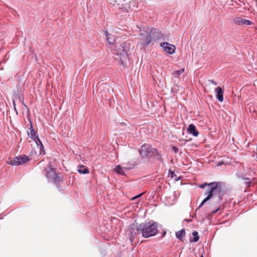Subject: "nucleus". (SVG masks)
I'll use <instances>...</instances> for the list:
<instances>
[{
    "mask_svg": "<svg viewBox=\"0 0 257 257\" xmlns=\"http://www.w3.org/2000/svg\"><path fill=\"white\" fill-rule=\"evenodd\" d=\"M129 230L131 233L130 239L132 242L135 237L140 233H142V236L145 238L155 235L158 232V225L156 222L151 220L139 224L136 228L130 227Z\"/></svg>",
    "mask_w": 257,
    "mask_h": 257,
    "instance_id": "1",
    "label": "nucleus"
},
{
    "mask_svg": "<svg viewBox=\"0 0 257 257\" xmlns=\"http://www.w3.org/2000/svg\"><path fill=\"white\" fill-rule=\"evenodd\" d=\"M209 186H211L210 190L205 192V195H207L199 205L197 209L201 208L203 205L208 200L213 199L214 200L213 203H215L218 206V208L212 213H214L219 209V205L220 201L222 199L223 193H222L221 186L220 183L218 182H213L209 183Z\"/></svg>",
    "mask_w": 257,
    "mask_h": 257,
    "instance_id": "2",
    "label": "nucleus"
},
{
    "mask_svg": "<svg viewBox=\"0 0 257 257\" xmlns=\"http://www.w3.org/2000/svg\"><path fill=\"white\" fill-rule=\"evenodd\" d=\"M130 47V44L124 42L115 44L112 49V53L119 57L121 65H123L124 62L128 59V52Z\"/></svg>",
    "mask_w": 257,
    "mask_h": 257,
    "instance_id": "3",
    "label": "nucleus"
},
{
    "mask_svg": "<svg viewBox=\"0 0 257 257\" xmlns=\"http://www.w3.org/2000/svg\"><path fill=\"white\" fill-rule=\"evenodd\" d=\"M140 42L142 45L147 46L154 39H159L162 35L157 29H152L149 32L141 31Z\"/></svg>",
    "mask_w": 257,
    "mask_h": 257,
    "instance_id": "4",
    "label": "nucleus"
},
{
    "mask_svg": "<svg viewBox=\"0 0 257 257\" xmlns=\"http://www.w3.org/2000/svg\"><path fill=\"white\" fill-rule=\"evenodd\" d=\"M156 152V149L153 148L151 146L148 144H144L139 150L140 155L143 159H149L152 157L154 153Z\"/></svg>",
    "mask_w": 257,
    "mask_h": 257,
    "instance_id": "5",
    "label": "nucleus"
},
{
    "mask_svg": "<svg viewBox=\"0 0 257 257\" xmlns=\"http://www.w3.org/2000/svg\"><path fill=\"white\" fill-rule=\"evenodd\" d=\"M46 177L49 182H53L57 184L61 181L62 179L55 172V170L51 168L46 169Z\"/></svg>",
    "mask_w": 257,
    "mask_h": 257,
    "instance_id": "6",
    "label": "nucleus"
},
{
    "mask_svg": "<svg viewBox=\"0 0 257 257\" xmlns=\"http://www.w3.org/2000/svg\"><path fill=\"white\" fill-rule=\"evenodd\" d=\"M29 161V158L26 155H21L15 157L13 160L7 162L12 166H19L25 164Z\"/></svg>",
    "mask_w": 257,
    "mask_h": 257,
    "instance_id": "7",
    "label": "nucleus"
},
{
    "mask_svg": "<svg viewBox=\"0 0 257 257\" xmlns=\"http://www.w3.org/2000/svg\"><path fill=\"white\" fill-rule=\"evenodd\" d=\"M160 46L163 49V50L168 54L172 55L175 53L176 49L175 46L168 42L161 43Z\"/></svg>",
    "mask_w": 257,
    "mask_h": 257,
    "instance_id": "8",
    "label": "nucleus"
},
{
    "mask_svg": "<svg viewBox=\"0 0 257 257\" xmlns=\"http://www.w3.org/2000/svg\"><path fill=\"white\" fill-rule=\"evenodd\" d=\"M233 22L238 25H250L252 23L248 20L240 17H236L233 19Z\"/></svg>",
    "mask_w": 257,
    "mask_h": 257,
    "instance_id": "9",
    "label": "nucleus"
},
{
    "mask_svg": "<svg viewBox=\"0 0 257 257\" xmlns=\"http://www.w3.org/2000/svg\"><path fill=\"white\" fill-rule=\"evenodd\" d=\"M238 177L244 180L243 184L247 187H249L252 183L254 184L256 183V179L254 178L251 180L249 178L245 177L243 175H238Z\"/></svg>",
    "mask_w": 257,
    "mask_h": 257,
    "instance_id": "10",
    "label": "nucleus"
},
{
    "mask_svg": "<svg viewBox=\"0 0 257 257\" xmlns=\"http://www.w3.org/2000/svg\"><path fill=\"white\" fill-rule=\"evenodd\" d=\"M187 132L188 134H191L194 137H197L199 135V132L196 130V126L193 124H190L189 125Z\"/></svg>",
    "mask_w": 257,
    "mask_h": 257,
    "instance_id": "11",
    "label": "nucleus"
},
{
    "mask_svg": "<svg viewBox=\"0 0 257 257\" xmlns=\"http://www.w3.org/2000/svg\"><path fill=\"white\" fill-rule=\"evenodd\" d=\"M215 92L216 93V98L219 101L222 102L223 100V91L221 87H217L215 89Z\"/></svg>",
    "mask_w": 257,
    "mask_h": 257,
    "instance_id": "12",
    "label": "nucleus"
},
{
    "mask_svg": "<svg viewBox=\"0 0 257 257\" xmlns=\"http://www.w3.org/2000/svg\"><path fill=\"white\" fill-rule=\"evenodd\" d=\"M36 144H37V146L38 148L40 149V154H45V150H44V147L40 140L39 137L36 138L35 140H34Z\"/></svg>",
    "mask_w": 257,
    "mask_h": 257,
    "instance_id": "13",
    "label": "nucleus"
},
{
    "mask_svg": "<svg viewBox=\"0 0 257 257\" xmlns=\"http://www.w3.org/2000/svg\"><path fill=\"white\" fill-rule=\"evenodd\" d=\"M104 34L106 37L107 41L109 44H113L114 42L115 39L113 36L109 34L107 31L104 32Z\"/></svg>",
    "mask_w": 257,
    "mask_h": 257,
    "instance_id": "14",
    "label": "nucleus"
},
{
    "mask_svg": "<svg viewBox=\"0 0 257 257\" xmlns=\"http://www.w3.org/2000/svg\"><path fill=\"white\" fill-rule=\"evenodd\" d=\"M126 170H127L126 168H125V167L123 168L120 166H117L115 168V171L116 172V173L118 174H119V175H125V171Z\"/></svg>",
    "mask_w": 257,
    "mask_h": 257,
    "instance_id": "15",
    "label": "nucleus"
},
{
    "mask_svg": "<svg viewBox=\"0 0 257 257\" xmlns=\"http://www.w3.org/2000/svg\"><path fill=\"white\" fill-rule=\"evenodd\" d=\"M78 172L80 174H85L89 173V170L85 166H80L78 169Z\"/></svg>",
    "mask_w": 257,
    "mask_h": 257,
    "instance_id": "16",
    "label": "nucleus"
},
{
    "mask_svg": "<svg viewBox=\"0 0 257 257\" xmlns=\"http://www.w3.org/2000/svg\"><path fill=\"white\" fill-rule=\"evenodd\" d=\"M185 234V231L184 229H182L176 233V236L177 238L182 239L183 236H184Z\"/></svg>",
    "mask_w": 257,
    "mask_h": 257,
    "instance_id": "17",
    "label": "nucleus"
},
{
    "mask_svg": "<svg viewBox=\"0 0 257 257\" xmlns=\"http://www.w3.org/2000/svg\"><path fill=\"white\" fill-rule=\"evenodd\" d=\"M28 136L33 140H35V139L38 137V135H37V132L35 131H32V132H27Z\"/></svg>",
    "mask_w": 257,
    "mask_h": 257,
    "instance_id": "18",
    "label": "nucleus"
},
{
    "mask_svg": "<svg viewBox=\"0 0 257 257\" xmlns=\"http://www.w3.org/2000/svg\"><path fill=\"white\" fill-rule=\"evenodd\" d=\"M184 69L182 68L180 70L174 71L173 73V75L175 77H178V76H180L181 74H182L184 72Z\"/></svg>",
    "mask_w": 257,
    "mask_h": 257,
    "instance_id": "19",
    "label": "nucleus"
},
{
    "mask_svg": "<svg viewBox=\"0 0 257 257\" xmlns=\"http://www.w3.org/2000/svg\"><path fill=\"white\" fill-rule=\"evenodd\" d=\"M192 234L194 236L193 238L191 240L192 242H196L198 241L199 240V237L198 236V233L196 231H194L193 232Z\"/></svg>",
    "mask_w": 257,
    "mask_h": 257,
    "instance_id": "20",
    "label": "nucleus"
},
{
    "mask_svg": "<svg viewBox=\"0 0 257 257\" xmlns=\"http://www.w3.org/2000/svg\"><path fill=\"white\" fill-rule=\"evenodd\" d=\"M152 157H154L157 160H160L161 159V156L157 149L156 152L154 153V154Z\"/></svg>",
    "mask_w": 257,
    "mask_h": 257,
    "instance_id": "21",
    "label": "nucleus"
},
{
    "mask_svg": "<svg viewBox=\"0 0 257 257\" xmlns=\"http://www.w3.org/2000/svg\"><path fill=\"white\" fill-rule=\"evenodd\" d=\"M209 183H204L203 184H201L199 186V187L201 188H204L206 186H208V190H210V188H211V186H209Z\"/></svg>",
    "mask_w": 257,
    "mask_h": 257,
    "instance_id": "22",
    "label": "nucleus"
},
{
    "mask_svg": "<svg viewBox=\"0 0 257 257\" xmlns=\"http://www.w3.org/2000/svg\"><path fill=\"white\" fill-rule=\"evenodd\" d=\"M169 175L171 178H173L176 176V174H175L174 172L171 170H169Z\"/></svg>",
    "mask_w": 257,
    "mask_h": 257,
    "instance_id": "23",
    "label": "nucleus"
},
{
    "mask_svg": "<svg viewBox=\"0 0 257 257\" xmlns=\"http://www.w3.org/2000/svg\"><path fill=\"white\" fill-rule=\"evenodd\" d=\"M172 149L173 151L176 154H177L179 151L178 148L175 146L172 147Z\"/></svg>",
    "mask_w": 257,
    "mask_h": 257,
    "instance_id": "24",
    "label": "nucleus"
},
{
    "mask_svg": "<svg viewBox=\"0 0 257 257\" xmlns=\"http://www.w3.org/2000/svg\"><path fill=\"white\" fill-rule=\"evenodd\" d=\"M208 81L209 82L212 83L214 85H217V83L216 81H214L213 80H208Z\"/></svg>",
    "mask_w": 257,
    "mask_h": 257,
    "instance_id": "25",
    "label": "nucleus"
},
{
    "mask_svg": "<svg viewBox=\"0 0 257 257\" xmlns=\"http://www.w3.org/2000/svg\"><path fill=\"white\" fill-rule=\"evenodd\" d=\"M143 193H141L138 195H136V196L134 197L133 198H132V200H135V199L136 198H138L140 197H141Z\"/></svg>",
    "mask_w": 257,
    "mask_h": 257,
    "instance_id": "26",
    "label": "nucleus"
},
{
    "mask_svg": "<svg viewBox=\"0 0 257 257\" xmlns=\"http://www.w3.org/2000/svg\"><path fill=\"white\" fill-rule=\"evenodd\" d=\"M35 131L34 128H33V124H32V122H30V132L32 131Z\"/></svg>",
    "mask_w": 257,
    "mask_h": 257,
    "instance_id": "27",
    "label": "nucleus"
},
{
    "mask_svg": "<svg viewBox=\"0 0 257 257\" xmlns=\"http://www.w3.org/2000/svg\"><path fill=\"white\" fill-rule=\"evenodd\" d=\"M200 257H203V255H202Z\"/></svg>",
    "mask_w": 257,
    "mask_h": 257,
    "instance_id": "28",
    "label": "nucleus"
}]
</instances>
